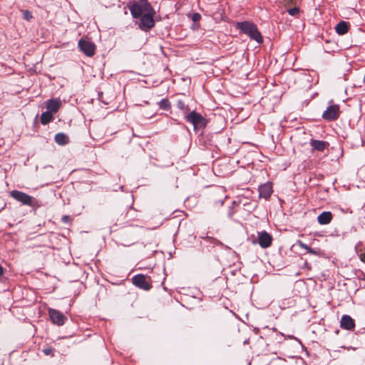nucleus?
<instances>
[{
	"instance_id": "30",
	"label": "nucleus",
	"mask_w": 365,
	"mask_h": 365,
	"mask_svg": "<svg viewBox=\"0 0 365 365\" xmlns=\"http://www.w3.org/2000/svg\"><path fill=\"white\" fill-rule=\"evenodd\" d=\"M200 19V15L199 14H195L192 16V20L194 21H197Z\"/></svg>"
},
{
	"instance_id": "10",
	"label": "nucleus",
	"mask_w": 365,
	"mask_h": 365,
	"mask_svg": "<svg viewBox=\"0 0 365 365\" xmlns=\"http://www.w3.org/2000/svg\"><path fill=\"white\" fill-rule=\"evenodd\" d=\"M78 46L81 51L88 56H92L95 53V45L92 42L81 39L78 42Z\"/></svg>"
},
{
	"instance_id": "27",
	"label": "nucleus",
	"mask_w": 365,
	"mask_h": 365,
	"mask_svg": "<svg viewBox=\"0 0 365 365\" xmlns=\"http://www.w3.org/2000/svg\"><path fill=\"white\" fill-rule=\"evenodd\" d=\"M53 352H54V350L52 348H46V349H43V353L46 356L51 355V356H53V355H54Z\"/></svg>"
},
{
	"instance_id": "13",
	"label": "nucleus",
	"mask_w": 365,
	"mask_h": 365,
	"mask_svg": "<svg viewBox=\"0 0 365 365\" xmlns=\"http://www.w3.org/2000/svg\"><path fill=\"white\" fill-rule=\"evenodd\" d=\"M98 99L105 105L110 104L116 98L115 93H97Z\"/></svg>"
},
{
	"instance_id": "29",
	"label": "nucleus",
	"mask_w": 365,
	"mask_h": 365,
	"mask_svg": "<svg viewBox=\"0 0 365 365\" xmlns=\"http://www.w3.org/2000/svg\"><path fill=\"white\" fill-rule=\"evenodd\" d=\"M24 17L25 19L29 21L32 18V15L31 14V13L29 11H25L24 12Z\"/></svg>"
},
{
	"instance_id": "35",
	"label": "nucleus",
	"mask_w": 365,
	"mask_h": 365,
	"mask_svg": "<svg viewBox=\"0 0 365 365\" xmlns=\"http://www.w3.org/2000/svg\"><path fill=\"white\" fill-rule=\"evenodd\" d=\"M260 78H261V79L259 81L260 85L262 84V85H264L265 83L266 79H265L264 76H262Z\"/></svg>"
},
{
	"instance_id": "15",
	"label": "nucleus",
	"mask_w": 365,
	"mask_h": 365,
	"mask_svg": "<svg viewBox=\"0 0 365 365\" xmlns=\"http://www.w3.org/2000/svg\"><path fill=\"white\" fill-rule=\"evenodd\" d=\"M329 143L324 140H314L312 139L310 141V145L314 150L318 151H324L326 148L328 146Z\"/></svg>"
},
{
	"instance_id": "42",
	"label": "nucleus",
	"mask_w": 365,
	"mask_h": 365,
	"mask_svg": "<svg viewBox=\"0 0 365 365\" xmlns=\"http://www.w3.org/2000/svg\"><path fill=\"white\" fill-rule=\"evenodd\" d=\"M364 83H365V74H364Z\"/></svg>"
},
{
	"instance_id": "41",
	"label": "nucleus",
	"mask_w": 365,
	"mask_h": 365,
	"mask_svg": "<svg viewBox=\"0 0 365 365\" xmlns=\"http://www.w3.org/2000/svg\"><path fill=\"white\" fill-rule=\"evenodd\" d=\"M348 349L349 350V349H350V348H349ZM351 349L354 350L355 349H354V348H353V347H351Z\"/></svg>"
},
{
	"instance_id": "16",
	"label": "nucleus",
	"mask_w": 365,
	"mask_h": 365,
	"mask_svg": "<svg viewBox=\"0 0 365 365\" xmlns=\"http://www.w3.org/2000/svg\"><path fill=\"white\" fill-rule=\"evenodd\" d=\"M332 217L331 212H323L317 217V220L320 225H327L330 223Z\"/></svg>"
},
{
	"instance_id": "24",
	"label": "nucleus",
	"mask_w": 365,
	"mask_h": 365,
	"mask_svg": "<svg viewBox=\"0 0 365 365\" xmlns=\"http://www.w3.org/2000/svg\"><path fill=\"white\" fill-rule=\"evenodd\" d=\"M287 11L289 15L293 16H297L299 13V9L296 5L293 7L287 9Z\"/></svg>"
},
{
	"instance_id": "11",
	"label": "nucleus",
	"mask_w": 365,
	"mask_h": 365,
	"mask_svg": "<svg viewBox=\"0 0 365 365\" xmlns=\"http://www.w3.org/2000/svg\"><path fill=\"white\" fill-rule=\"evenodd\" d=\"M44 103L47 110L52 113H57L61 106V101L60 98H51L45 101Z\"/></svg>"
},
{
	"instance_id": "33",
	"label": "nucleus",
	"mask_w": 365,
	"mask_h": 365,
	"mask_svg": "<svg viewBox=\"0 0 365 365\" xmlns=\"http://www.w3.org/2000/svg\"><path fill=\"white\" fill-rule=\"evenodd\" d=\"M309 252V253H310V254H312V255H318L317 251V250H313V249H312V248H311V247L309 249V250H308V252Z\"/></svg>"
},
{
	"instance_id": "23",
	"label": "nucleus",
	"mask_w": 365,
	"mask_h": 365,
	"mask_svg": "<svg viewBox=\"0 0 365 365\" xmlns=\"http://www.w3.org/2000/svg\"><path fill=\"white\" fill-rule=\"evenodd\" d=\"M220 167H221V165L220 163H218L217 161L214 163L213 168L219 173V175L225 176L227 174L226 170L225 171L222 170V169H221Z\"/></svg>"
},
{
	"instance_id": "14",
	"label": "nucleus",
	"mask_w": 365,
	"mask_h": 365,
	"mask_svg": "<svg viewBox=\"0 0 365 365\" xmlns=\"http://www.w3.org/2000/svg\"><path fill=\"white\" fill-rule=\"evenodd\" d=\"M272 193V186L270 183H265L259 187V196L268 199Z\"/></svg>"
},
{
	"instance_id": "20",
	"label": "nucleus",
	"mask_w": 365,
	"mask_h": 365,
	"mask_svg": "<svg viewBox=\"0 0 365 365\" xmlns=\"http://www.w3.org/2000/svg\"><path fill=\"white\" fill-rule=\"evenodd\" d=\"M252 40L256 41L257 43L261 45L263 43V37L257 30V28L255 25L252 24Z\"/></svg>"
},
{
	"instance_id": "17",
	"label": "nucleus",
	"mask_w": 365,
	"mask_h": 365,
	"mask_svg": "<svg viewBox=\"0 0 365 365\" xmlns=\"http://www.w3.org/2000/svg\"><path fill=\"white\" fill-rule=\"evenodd\" d=\"M336 31L339 35H344L348 32L349 24L346 21H341L336 26Z\"/></svg>"
},
{
	"instance_id": "12",
	"label": "nucleus",
	"mask_w": 365,
	"mask_h": 365,
	"mask_svg": "<svg viewBox=\"0 0 365 365\" xmlns=\"http://www.w3.org/2000/svg\"><path fill=\"white\" fill-rule=\"evenodd\" d=\"M340 326L344 329L352 330L355 327V322L350 316L343 315L340 321Z\"/></svg>"
},
{
	"instance_id": "32",
	"label": "nucleus",
	"mask_w": 365,
	"mask_h": 365,
	"mask_svg": "<svg viewBox=\"0 0 365 365\" xmlns=\"http://www.w3.org/2000/svg\"><path fill=\"white\" fill-rule=\"evenodd\" d=\"M299 245H300V247H301L302 248H303V249L306 250L307 252H308L309 249L310 248V247H309L308 245H307L306 244H304V243H302V242H301V243L299 244Z\"/></svg>"
},
{
	"instance_id": "18",
	"label": "nucleus",
	"mask_w": 365,
	"mask_h": 365,
	"mask_svg": "<svg viewBox=\"0 0 365 365\" xmlns=\"http://www.w3.org/2000/svg\"><path fill=\"white\" fill-rule=\"evenodd\" d=\"M68 137L63 133H58L55 135V141L58 145H64L68 143Z\"/></svg>"
},
{
	"instance_id": "5",
	"label": "nucleus",
	"mask_w": 365,
	"mask_h": 365,
	"mask_svg": "<svg viewBox=\"0 0 365 365\" xmlns=\"http://www.w3.org/2000/svg\"><path fill=\"white\" fill-rule=\"evenodd\" d=\"M272 237L266 231H261L257 232V237L253 243H258L262 248H268L272 244Z\"/></svg>"
},
{
	"instance_id": "28",
	"label": "nucleus",
	"mask_w": 365,
	"mask_h": 365,
	"mask_svg": "<svg viewBox=\"0 0 365 365\" xmlns=\"http://www.w3.org/2000/svg\"><path fill=\"white\" fill-rule=\"evenodd\" d=\"M61 220L64 223H70L71 221V219L69 215H63L61 218Z\"/></svg>"
},
{
	"instance_id": "1",
	"label": "nucleus",
	"mask_w": 365,
	"mask_h": 365,
	"mask_svg": "<svg viewBox=\"0 0 365 365\" xmlns=\"http://www.w3.org/2000/svg\"><path fill=\"white\" fill-rule=\"evenodd\" d=\"M234 213L237 215V220H249L251 214V202L250 200L246 197H239L237 201L233 202V206L228 212V217H232Z\"/></svg>"
},
{
	"instance_id": "39",
	"label": "nucleus",
	"mask_w": 365,
	"mask_h": 365,
	"mask_svg": "<svg viewBox=\"0 0 365 365\" xmlns=\"http://www.w3.org/2000/svg\"><path fill=\"white\" fill-rule=\"evenodd\" d=\"M245 317H246V319L247 321H249V315H248V314H246Z\"/></svg>"
},
{
	"instance_id": "25",
	"label": "nucleus",
	"mask_w": 365,
	"mask_h": 365,
	"mask_svg": "<svg viewBox=\"0 0 365 365\" xmlns=\"http://www.w3.org/2000/svg\"><path fill=\"white\" fill-rule=\"evenodd\" d=\"M297 4L296 0H283V4L284 7L287 9L293 7Z\"/></svg>"
},
{
	"instance_id": "8",
	"label": "nucleus",
	"mask_w": 365,
	"mask_h": 365,
	"mask_svg": "<svg viewBox=\"0 0 365 365\" xmlns=\"http://www.w3.org/2000/svg\"><path fill=\"white\" fill-rule=\"evenodd\" d=\"M154 11L152 10L151 12H148L147 14L140 16V23L139 24V27L140 29L143 31H148L150 29L154 26V20H153Z\"/></svg>"
},
{
	"instance_id": "6",
	"label": "nucleus",
	"mask_w": 365,
	"mask_h": 365,
	"mask_svg": "<svg viewBox=\"0 0 365 365\" xmlns=\"http://www.w3.org/2000/svg\"><path fill=\"white\" fill-rule=\"evenodd\" d=\"M132 282L135 287L145 291L152 288L150 282L147 279L145 275L142 274L134 275L132 278Z\"/></svg>"
},
{
	"instance_id": "38",
	"label": "nucleus",
	"mask_w": 365,
	"mask_h": 365,
	"mask_svg": "<svg viewBox=\"0 0 365 365\" xmlns=\"http://www.w3.org/2000/svg\"><path fill=\"white\" fill-rule=\"evenodd\" d=\"M249 343H250V339H249L245 340V341H244L245 344H248Z\"/></svg>"
},
{
	"instance_id": "31",
	"label": "nucleus",
	"mask_w": 365,
	"mask_h": 365,
	"mask_svg": "<svg viewBox=\"0 0 365 365\" xmlns=\"http://www.w3.org/2000/svg\"><path fill=\"white\" fill-rule=\"evenodd\" d=\"M299 245H300V247H301L302 248H303V249L306 250L307 252H308L309 249L310 248V247H309L308 245H307L306 244H304V243H302V242H301V243L299 244Z\"/></svg>"
},
{
	"instance_id": "37",
	"label": "nucleus",
	"mask_w": 365,
	"mask_h": 365,
	"mask_svg": "<svg viewBox=\"0 0 365 365\" xmlns=\"http://www.w3.org/2000/svg\"><path fill=\"white\" fill-rule=\"evenodd\" d=\"M4 267L0 264V277L4 275Z\"/></svg>"
},
{
	"instance_id": "34",
	"label": "nucleus",
	"mask_w": 365,
	"mask_h": 365,
	"mask_svg": "<svg viewBox=\"0 0 365 365\" xmlns=\"http://www.w3.org/2000/svg\"><path fill=\"white\" fill-rule=\"evenodd\" d=\"M359 256L360 259H361L362 262H365V253H360V254L359 255Z\"/></svg>"
},
{
	"instance_id": "36",
	"label": "nucleus",
	"mask_w": 365,
	"mask_h": 365,
	"mask_svg": "<svg viewBox=\"0 0 365 365\" xmlns=\"http://www.w3.org/2000/svg\"><path fill=\"white\" fill-rule=\"evenodd\" d=\"M208 240H210L211 242L214 244V245H217L219 243L218 240H215V239H213L212 237H207Z\"/></svg>"
},
{
	"instance_id": "2",
	"label": "nucleus",
	"mask_w": 365,
	"mask_h": 365,
	"mask_svg": "<svg viewBox=\"0 0 365 365\" xmlns=\"http://www.w3.org/2000/svg\"><path fill=\"white\" fill-rule=\"evenodd\" d=\"M129 9L134 18L140 17L153 10L147 0H135L130 4Z\"/></svg>"
},
{
	"instance_id": "26",
	"label": "nucleus",
	"mask_w": 365,
	"mask_h": 365,
	"mask_svg": "<svg viewBox=\"0 0 365 365\" xmlns=\"http://www.w3.org/2000/svg\"><path fill=\"white\" fill-rule=\"evenodd\" d=\"M264 63H265V61L264 60L263 61V64L261 65L260 64V61H258L257 63V66H256V69L257 70V71L259 73H262L264 71Z\"/></svg>"
},
{
	"instance_id": "22",
	"label": "nucleus",
	"mask_w": 365,
	"mask_h": 365,
	"mask_svg": "<svg viewBox=\"0 0 365 365\" xmlns=\"http://www.w3.org/2000/svg\"><path fill=\"white\" fill-rule=\"evenodd\" d=\"M158 105H159V107L164 110H168L170 109L171 108V105H170V103L168 99L167 98H164V99H162L159 103H158Z\"/></svg>"
},
{
	"instance_id": "40",
	"label": "nucleus",
	"mask_w": 365,
	"mask_h": 365,
	"mask_svg": "<svg viewBox=\"0 0 365 365\" xmlns=\"http://www.w3.org/2000/svg\"><path fill=\"white\" fill-rule=\"evenodd\" d=\"M22 354H28V351H23V352H22Z\"/></svg>"
},
{
	"instance_id": "19",
	"label": "nucleus",
	"mask_w": 365,
	"mask_h": 365,
	"mask_svg": "<svg viewBox=\"0 0 365 365\" xmlns=\"http://www.w3.org/2000/svg\"><path fill=\"white\" fill-rule=\"evenodd\" d=\"M53 120V113L50 111H45L41 115V123L43 125H46Z\"/></svg>"
},
{
	"instance_id": "4",
	"label": "nucleus",
	"mask_w": 365,
	"mask_h": 365,
	"mask_svg": "<svg viewBox=\"0 0 365 365\" xmlns=\"http://www.w3.org/2000/svg\"><path fill=\"white\" fill-rule=\"evenodd\" d=\"M329 103L330 105L324 111L322 118L327 121H333L339 117V106L338 105L333 104V100H331Z\"/></svg>"
},
{
	"instance_id": "9",
	"label": "nucleus",
	"mask_w": 365,
	"mask_h": 365,
	"mask_svg": "<svg viewBox=\"0 0 365 365\" xmlns=\"http://www.w3.org/2000/svg\"><path fill=\"white\" fill-rule=\"evenodd\" d=\"M48 315L53 324L58 326H62L67 320V317L58 310L54 309H48Z\"/></svg>"
},
{
	"instance_id": "21",
	"label": "nucleus",
	"mask_w": 365,
	"mask_h": 365,
	"mask_svg": "<svg viewBox=\"0 0 365 365\" xmlns=\"http://www.w3.org/2000/svg\"><path fill=\"white\" fill-rule=\"evenodd\" d=\"M237 28L251 37V24L249 22H239L237 23Z\"/></svg>"
},
{
	"instance_id": "7",
	"label": "nucleus",
	"mask_w": 365,
	"mask_h": 365,
	"mask_svg": "<svg viewBox=\"0 0 365 365\" xmlns=\"http://www.w3.org/2000/svg\"><path fill=\"white\" fill-rule=\"evenodd\" d=\"M10 194L13 198L24 205L31 206L33 204L34 197L25 192L19 190H13Z\"/></svg>"
},
{
	"instance_id": "3",
	"label": "nucleus",
	"mask_w": 365,
	"mask_h": 365,
	"mask_svg": "<svg viewBox=\"0 0 365 365\" xmlns=\"http://www.w3.org/2000/svg\"><path fill=\"white\" fill-rule=\"evenodd\" d=\"M185 119L187 122L192 123L195 128H203L207 124L206 119L195 110L186 115Z\"/></svg>"
}]
</instances>
